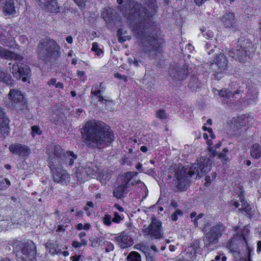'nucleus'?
<instances>
[{
    "mask_svg": "<svg viewBox=\"0 0 261 261\" xmlns=\"http://www.w3.org/2000/svg\"><path fill=\"white\" fill-rule=\"evenodd\" d=\"M149 9L135 1H127L123 14L136 24L135 36L139 42V48L150 59H154L161 53L162 40L152 26L151 18L155 14L156 0H150Z\"/></svg>",
    "mask_w": 261,
    "mask_h": 261,
    "instance_id": "obj_1",
    "label": "nucleus"
},
{
    "mask_svg": "<svg viewBox=\"0 0 261 261\" xmlns=\"http://www.w3.org/2000/svg\"><path fill=\"white\" fill-rule=\"evenodd\" d=\"M81 134L86 145L93 148H99L104 143H110L114 139L113 132L104 123L93 120L85 123Z\"/></svg>",
    "mask_w": 261,
    "mask_h": 261,
    "instance_id": "obj_2",
    "label": "nucleus"
},
{
    "mask_svg": "<svg viewBox=\"0 0 261 261\" xmlns=\"http://www.w3.org/2000/svg\"><path fill=\"white\" fill-rule=\"evenodd\" d=\"M9 244L13 247L17 261H35L36 246L31 241L26 243L16 240H11Z\"/></svg>",
    "mask_w": 261,
    "mask_h": 261,
    "instance_id": "obj_3",
    "label": "nucleus"
},
{
    "mask_svg": "<svg viewBox=\"0 0 261 261\" xmlns=\"http://www.w3.org/2000/svg\"><path fill=\"white\" fill-rule=\"evenodd\" d=\"M254 51L252 43L249 39L241 37L237 42L236 49L229 50L228 55L239 62H245Z\"/></svg>",
    "mask_w": 261,
    "mask_h": 261,
    "instance_id": "obj_4",
    "label": "nucleus"
},
{
    "mask_svg": "<svg viewBox=\"0 0 261 261\" xmlns=\"http://www.w3.org/2000/svg\"><path fill=\"white\" fill-rule=\"evenodd\" d=\"M39 57L42 60L51 61L60 56V47L54 40L46 38L41 40L37 47Z\"/></svg>",
    "mask_w": 261,
    "mask_h": 261,
    "instance_id": "obj_5",
    "label": "nucleus"
},
{
    "mask_svg": "<svg viewBox=\"0 0 261 261\" xmlns=\"http://www.w3.org/2000/svg\"><path fill=\"white\" fill-rule=\"evenodd\" d=\"M226 230L222 224H217L212 226L203 237V248L205 250L210 252L214 250V246L219 243V240Z\"/></svg>",
    "mask_w": 261,
    "mask_h": 261,
    "instance_id": "obj_6",
    "label": "nucleus"
},
{
    "mask_svg": "<svg viewBox=\"0 0 261 261\" xmlns=\"http://www.w3.org/2000/svg\"><path fill=\"white\" fill-rule=\"evenodd\" d=\"M211 165L212 161L208 158H200L190 167L188 172L189 177L195 175L196 178H200L211 170Z\"/></svg>",
    "mask_w": 261,
    "mask_h": 261,
    "instance_id": "obj_7",
    "label": "nucleus"
},
{
    "mask_svg": "<svg viewBox=\"0 0 261 261\" xmlns=\"http://www.w3.org/2000/svg\"><path fill=\"white\" fill-rule=\"evenodd\" d=\"M151 221L150 224L142 230L143 235L145 237L153 239H161L163 237V230L162 226V222L157 219L154 215L151 218ZM145 225L144 226V227Z\"/></svg>",
    "mask_w": 261,
    "mask_h": 261,
    "instance_id": "obj_8",
    "label": "nucleus"
},
{
    "mask_svg": "<svg viewBox=\"0 0 261 261\" xmlns=\"http://www.w3.org/2000/svg\"><path fill=\"white\" fill-rule=\"evenodd\" d=\"M65 159V154L63 150L60 146H54L53 149V153L49 154L48 166L50 171L60 170L63 160Z\"/></svg>",
    "mask_w": 261,
    "mask_h": 261,
    "instance_id": "obj_9",
    "label": "nucleus"
},
{
    "mask_svg": "<svg viewBox=\"0 0 261 261\" xmlns=\"http://www.w3.org/2000/svg\"><path fill=\"white\" fill-rule=\"evenodd\" d=\"M189 66L187 64H173L169 69V74L175 81H181L186 79L189 74Z\"/></svg>",
    "mask_w": 261,
    "mask_h": 261,
    "instance_id": "obj_10",
    "label": "nucleus"
},
{
    "mask_svg": "<svg viewBox=\"0 0 261 261\" xmlns=\"http://www.w3.org/2000/svg\"><path fill=\"white\" fill-rule=\"evenodd\" d=\"M82 169L83 171L81 172V169L76 168L74 172L77 178L82 180L90 176H99L101 174L99 168L92 162L87 163L84 168H81V169Z\"/></svg>",
    "mask_w": 261,
    "mask_h": 261,
    "instance_id": "obj_11",
    "label": "nucleus"
},
{
    "mask_svg": "<svg viewBox=\"0 0 261 261\" xmlns=\"http://www.w3.org/2000/svg\"><path fill=\"white\" fill-rule=\"evenodd\" d=\"M10 71L13 75V76L17 80L21 79L23 82L28 81V77L30 74L31 69L27 65H21L13 64L12 67H10Z\"/></svg>",
    "mask_w": 261,
    "mask_h": 261,
    "instance_id": "obj_12",
    "label": "nucleus"
},
{
    "mask_svg": "<svg viewBox=\"0 0 261 261\" xmlns=\"http://www.w3.org/2000/svg\"><path fill=\"white\" fill-rule=\"evenodd\" d=\"M228 60L223 53L217 54L211 63V68L216 72H221L227 69Z\"/></svg>",
    "mask_w": 261,
    "mask_h": 261,
    "instance_id": "obj_13",
    "label": "nucleus"
},
{
    "mask_svg": "<svg viewBox=\"0 0 261 261\" xmlns=\"http://www.w3.org/2000/svg\"><path fill=\"white\" fill-rule=\"evenodd\" d=\"M8 95L11 105L15 109H21L24 103V97L21 92L18 89H11Z\"/></svg>",
    "mask_w": 261,
    "mask_h": 261,
    "instance_id": "obj_14",
    "label": "nucleus"
},
{
    "mask_svg": "<svg viewBox=\"0 0 261 261\" xmlns=\"http://www.w3.org/2000/svg\"><path fill=\"white\" fill-rule=\"evenodd\" d=\"M53 177L55 181L60 182L63 185H67L70 181V175L66 170L63 169L56 170L51 171Z\"/></svg>",
    "mask_w": 261,
    "mask_h": 261,
    "instance_id": "obj_15",
    "label": "nucleus"
},
{
    "mask_svg": "<svg viewBox=\"0 0 261 261\" xmlns=\"http://www.w3.org/2000/svg\"><path fill=\"white\" fill-rule=\"evenodd\" d=\"M222 24L226 28H234L237 25V19L233 12H226L220 18Z\"/></svg>",
    "mask_w": 261,
    "mask_h": 261,
    "instance_id": "obj_16",
    "label": "nucleus"
},
{
    "mask_svg": "<svg viewBox=\"0 0 261 261\" xmlns=\"http://www.w3.org/2000/svg\"><path fill=\"white\" fill-rule=\"evenodd\" d=\"M36 1L39 6L48 11L59 12L60 7L57 0H36Z\"/></svg>",
    "mask_w": 261,
    "mask_h": 261,
    "instance_id": "obj_17",
    "label": "nucleus"
},
{
    "mask_svg": "<svg viewBox=\"0 0 261 261\" xmlns=\"http://www.w3.org/2000/svg\"><path fill=\"white\" fill-rule=\"evenodd\" d=\"M185 171L178 172L176 175V187L180 191H185L189 186V179L185 175Z\"/></svg>",
    "mask_w": 261,
    "mask_h": 261,
    "instance_id": "obj_18",
    "label": "nucleus"
},
{
    "mask_svg": "<svg viewBox=\"0 0 261 261\" xmlns=\"http://www.w3.org/2000/svg\"><path fill=\"white\" fill-rule=\"evenodd\" d=\"M15 0H0V9L8 14L15 13Z\"/></svg>",
    "mask_w": 261,
    "mask_h": 261,
    "instance_id": "obj_19",
    "label": "nucleus"
},
{
    "mask_svg": "<svg viewBox=\"0 0 261 261\" xmlns=\"http://www.w3.org/2000/svg\"><path fill=\"white\" fill-rule=\"evenodd\" d=\"M114 241L121 248H125L133 244L131 238L127 235L121 234L115 237Z\"/></svg>",
    "mask_w": 261,
    "mask_h": 261,
    "instance_id": "obj_20",
    "label": "nucleus"
},
{
    "mask_svg": "<svg viewBox=\"0 0 261 261\" xmlns=\"http://www.w3.org/2000/svg\"><path fill=\"white\" fill-rule=\"evenodd\" d=\"M9 119L5 115V113L2 107H0V135H4L8 133Z\"/></svg>",
    "mask_w": 261,
    "mask_h": 261,
    "instance_id": "obj_21",
    "label": "nucleus"
},
{
    "mask_svg": "<svg viewBox=\"0 0 261 261\" xmlns=\"http://www.w3.org/2000/svg\"><path fill=\"white\" fill-rule=\"evenodd\" d=\"M10 151L20 155H26L29 153V148L20 144H12L9 146Z\"/></svg>",
    "mask_w": 261,
    "mask_h": 261,
    "instance_id": "obj_22",
    "label": "nucleus"
},
{
    "mask_svg": "<svg viewBox=\"0 0 261 261\" xmlns=\"http://www.w3.org/2000/svg\"><path fill=\"white\" fill-rule=\"evenodd\" d=\"M243 92V90L242 89L241 87L236 91H232L228 89H224L219 91V95L221 97L225 98L226 99H230L233 98L234 95L237 94H240Z\"/></svg>",
    "mask_w": 261,
    "mask_h": 261,
    "instance_id": "obj_23",
    "label": "nucleus"
},
{
    "mask_svg": "<svg viewBox=\"0 0 261 261\" xmlns=\"http://www.w3.org/2000/svg\"><path fill=\"white\" fill-rule=\"evenodd\" d=\"M201 84L196 76H193L190 80L188 87L192 92H196L201 87Z\"/></svg>",
    "mask_w": 261,
    "mask_h": 261,
    "instance_id": "obj_24",
    "label": "nucleus"
},
{
    "mask_svg": "<svg viewBox=\"0 0 261 261\" xmlns=\"http://www.w3.org/2000/svg\"><path fill=\"white\" fill-rule=\"evenodd\" d=\"M241 207L239 208V211H242L245 212L249 218H251L253 215V210L250 206V204L243 199H241Z\"/></svg>",
    "mask_w": 261,
    "mask_h": 261,
    "instance_id": "obj_25",
    "label": "nucleus"
},
{
    "mask_svg": "<svg viewBox=\"0 0 261 261\" xmlns=\"http://www.w3.org/2000/svg\"><path fill=\"white\" fill-rule=\"evenodd\" d=\"M0 82H3L7 85L12 86L13 84V80L11 76L8 74L2 68L0 67Z\"/></svg>",
    "mask_w": 261,
    "mask_h": 261,
    "instance_id": "obj_26",
    "label": "nucleus"
},
{
    "mask_svg": "<svg viewBox=\"0 0 261 261\" xmlns=\"http://www.w3.org/2000/svg\"><path fill=\"white\" fill-rule=\"evenodd\" d=\"M127 188L122 184L118 186L113 191L114 196L118 199L121 198L124 193H127Z\"/></svg>",
    "mask_w": 261,
    "mask_h": 261,
    "instance_id": "obj_27",
    "label": "nucleus"
},
{
    "mask_svg": "<svg viewBox=\"0 0 261 261\" xmlns=\"http://www.w3.org/2000/svg\"><path fill=\"white\" fill-rule=\"evenodd\" d=\"M251 155L255 159H258L261 156V147L258 144H254L250 150Z\"/></svg>",
    "mask_w": 261,
    "mask_h": 261,
    "instance_id": "obj_28",
    "label": "nucleus"
},
{
    "mask_svg": "<svg viewBox=\"0 0 261 261\" xmlns=\"http://www.w3.org/2000/svg\"><path fill=\"white\" fill-rule=\"evenodd\" d=\"M77 158V155L70 151H67L66 155H65V158L66 160L67 164L69 166L73 165L74 160H76Z\"/></svg>",
    "mask_w": 261,
    "mask_h": 261,
    "instance_id": "obj_29",
    "label": "nucleus"
},
{
    "mask_svg": "<svg viewBox=\"0 0 261 261\" xmlns=\"http://www.w3.org/2000/svg\"><path fill=\"white\" fill-rule=\"evenodd\" d=\"M134 176V173L132 172H128L125 174L124 176L123 181L122 182V185H124L125 187L128 188L130 187L129 182L130 181L133 176Z\"/></svg>",
    "mask_w": 261,
    "mask_h": 261,
    "instance_id": "obj_30",
    "label": "nucleus"
},
{
    "mask_svg": "<svg viewBox=\"0 0 261 261\" xmlns=\"http://www.w3.org/2000/svg\"><path fill=\"white\" fill-rule=\"evenodd\" d=\"M11 185L10 180L3 176H0V190H5Z\"/></svg>",
    "mask_w": 261,
    "mask_h": 261,
    "instance_id": "obj_31",
    "label": "nucleus"
},
{
    "mask_svg": "<svg viewBox=\"0 0 261 261\" xmlns=\"http://www.w3.org/2000/svg\"><path fill=\"white\" fill-rule=\"evenodd\" d=\"M239 239L241 241H244V242H246V237L249 234V230L247 227H244L241 231H238L237 232Z\"/></svg>",
    "mask_w": 261,
    "mask_h": 261,
    "instance_id": "obj_32",
    "label": "nucleus"
},
{
    "mask_svg": "<svg viewBox=\"0 0 261 261\" xmlns=\"http://www.w3.org/2000/svg\"><path fill=\"white\" fill-rule=\"evenodd\" d=\"M127 261H141V256L136 251L131 252L127 257Z\"/></svg>",
    "mask_w": 261,
    "mask_h": 261,
    "instance_id": "obj_33",
    "label": "nucleus"
},
{
    "mask_svg": "<svg viewBox=\"0 0 261 261\" xmlns=\"http://www.w3.org/2000/svg\"><path fill=\"white\" fill-rule=\"evenodd\" d=\"M106 90L105 87H101L100 88H98V84H94L92 86L91 90V95H98L101 94Z\"/></svg>",
    "mask_w": 261,
    "mask_h": 261,
    "instance_id": "obj_34",
    "label": "nucleus"
},
{
    "mask_svg": "<svg viewBox=\"0 0 261 261\" xmlns=\"http://www.w3.org/2000/svg\"><path fill=\"white\" fill-rule=\"evenodd\" d=\"M46 247L48 248L49 252L54 255L55 254L57 249H58V246L57 244L47 243Z\"/></svg>",
    "mask_w": 261,
    "mask_h": 261,
    "instance_id": "obj_35",
    "label": "nucleus"
},
{
    "mask_svg": "<svg viewBox=\"0 0 261 261\" xmlns=\"http://www.w3.org/2000/svg\"><path fill=\"white\" fill-rule=\"evenodd\" d=\"M228 149L224 148L221 152L218 154L219 159H221L222 162L227 161L228 160V158L227 155V152H228Z\"/></svg>",
    "mask_w": 261,
    "mask_h": 261,
    "instance_id": "obj_36",
    "label": "nucleus"
},
{
    "mask_svg": "<svg viewBox=\"0 0 261 261\" xmlns=\"http://www.w3.org/2000/svg\"><path fill=\"white\" fill-rule=\"evenodd\" d=\"M9 59H13L16 61L20 62L22 61L23 60V57L17 54H15L12 51H10L9 56Z\"/></svg>",
    "mask_w": 261,
    "mask_h": 261,
    "instance_id": "obj_37",
    "label": "nucleus"
},
{
    "mask_svg": "<svg viewBox=\"0 0 261 261\" xmlns=\"http://www.w3.org/2000/svg\"><path fill=\"white\" fill-rule=\"evenodd\" d=\"M10 53V51L0 46V57L6 59H9Z\"/></svg>",
    "mask_w": 261,
    "mask_h": 261,
    "instance_id": "obj_38",
    "label": "nucleus"
},
{
    "mask_svg": "<svg viewBox=\"0 0 261 261\" xmlns=\"http://www.w3.org/2000/svg\"><path fill=\"white\" fill-rule=\"evenodd\" d=\"M202 33L203 36L205 37L206 39H211L214 37V33L210 30H202Z\"/></svg>",
    "mask_w": 261,
    "mask_h": 261,
    "instance_id": "obj_39",
    "label": "nucleus"
},
{
    "mask_svg": "<svg viewBox=\"0 0 261 261\" xmlns=\"http://www.w3.org/2000/svg\"><path fill=\"white\" fill-rule=\"evenodd\" d=\"M112 217L109 214H106L103 217V222L107 226L111 225L112 223Z\"/></svg>",
    "mask_w": 261,
    "mask_h": 261,
    "instance_id": "obj_40",
    "label": "nucleus"
},
{
    "mask_svg": "<svg viewBox=\"0 0 261 261\" xmlns=\"http://www.w3.org/2000/svg\"><path fill=\"white\" fill-rule=\"evenodd\" d=\"M92 50L95 52L98 56L102 54V50L98 48V45L96 42L92 43Z\"/></svg>",
    "mask_w": 261,
    "mask_h": 261,
    "instance_id": "obj_41",
    "label": "nucleus"
},
{
    "mask_svg": "<svg viewBox=\"0 0 261 261\" xmlns=\"http://www.w3.org/2000/svg\"><path fill=\"white\" fill-rule=\"evenodd\" d=\"M182 212L181 210H177L171 215V219L173 221H176L178 219V216H182Z\"/></svg>",
    "mask_w": 261,
    "mask_h": 261,
    "instance_id": "obj_42",
    "label": "nucleus"
},
{
    "mask_svg": "<svg viewBox=\"0 0 261 261\" xmlns=\"http://www.w3.org/2000/svg\"><path fill=\"white\" fill-rule=\"evenodd\" d=\"M41 131L40 127L37 125H34L32 126V136L34 137L36 135H40Z\"/></svg>",
    "mask_w": 261,
    "mask_h": 261,
    "instance_id": "obj_43",
    "label": "nucleus"
},
{
    "mask_svg": "<svg viewBox=\"0 0 261 261\" xmlns=\"http://www.w3.org/2000/svg\"><path fill=\"white\" fill-rule=\"evenodd\" d=\"M157 117L161 119H165L167 118V116L165 111L163 110H160L156 112Z\"/></svg>",
    "mask_w": 261,
    "mask_h": 261,
    "instance_id": "obj_44",
    "label": "nucleus"
},
{
    "mask_svg": "<svg viewBox=\"0 0 261 261\" xmlns=\"http://www.w3.org/2000/svg\"><path fill=\"white\" fill-rule=\"evenodd\" d=\"M122 219V217L119 215L117 212H115L114 214V218H112V221L114 223H119Z\"/></svg>",
    "mask_w": 261,
    "mask_h": 261,
    "instance_id": "obj_45",
    "label": "nucleus"
},
{
    "mask_svg": "<svg viewBox=\"0 0 261 261\" xmlns=\"http://www.w3.org/2000/svg\"><path fill=\"white\" fill-rule=\"evenodd\" d=\"M81 8H85L87 0H72Z\"/></svg>",
    "mask_w": 261,
    "mask_h": 261,
    "instance_id": "obj_46",
    "label": "nucleus"
},
{
    "mask_svg": "<svg viewBox=\"0 0 261 261\" xmlns=\"http://www.w3.org/2000/svg\"><path fill=\"white\" fill-rule=\"evenodd\" d=\"M89 240L91 242V246L93 247H97L99 246V241L97 238H91Z\"/></svg>",
    "mask_w": 261,
    "mask_h": 261,
    "instance_id": "obj_47",
    "label": "nucleus"
},
{
    "mask_svg": "<svg viewBox=\"0 0 261 261\" xmlns=\"http://www.w3.org/2000/svg\"><path fill=\"white\" fill-rule=\"evenodd\" d=\"M243 199L244 200H245V198L243 195L239 196V199L237 201H234L233 203V205H234L237 208H241V199Z\"/></svg>",
    "mask_w": 261,
    "mask_h": 261,
    "instance_id": "obj_48",
    "label": "nucleus"
},
{
    "mask_svg": "<svg viewBox=\"0 0 261 261\" xmlns=\"http://www.w3.org/2000/svg\"><path fill=\"white\" fill-rule=\"evenodd\" d=\"M9 35H6L5 30L4 29H0V42L6 40Z\"/></svg>",
    "mask_w": 261,
    "mask_h": 261,
    "instance_id": "obj_49",
    "label": "nucleus"
},
{
    "mask_svg": "<svg viewBox=\"0 0 261 261\" xmlns=\"http://www.w3.org/2000/svg\"><path fill=\"white\" fill-rule=\"evenodd\" d=\"M259 171L257 169H254L251 172V176L252 178H256L259 177Z\"/></svg>",
    "mask_w": 261,
    "mask_h": 261,
    "instance_id": "obj_50",
    "label": "nucleus"
},
{
    "mask_svg": "<svg viewBox=\"0 0 261 261\" xmlns=\"http://www.w3.org/2000/svg\"><path fill=\"white\" fill-rule=\"evenodd\" d=\"M93 96H96L98 98V100H97V101H100V102H105V103H106V102H108V100H107V99H106L101 95V94H98V95H91V97L92 98L93 97Z\"/></svg>",
    "mask_w": 261,
    "mask_h": 261,
    "instance_id": "obj_51",
    "label": "nucleus"
},
{
    "mask_svg": "<svg viewBox=\"0 0 261 261\" xmlns=\"http://www.w3.org/2000/svg\"><path fill=\"white\" fill-rule=\"evenodd\" d=\"M129 62L130 64H133L135 67H139L140 66V64H142L140 61H138L135 58H134L133 60L129 59Z\"/></svg>",
    "mask_w": 261,
    "mask_h": 261,
    "instance_id": "obj_52",
    "label": "nucleus"
},
{
    "mask_svg": "<svg viewBox=\"0 0 261 261\" xmlns=\"http://www.w3.org/2000/svg\"><path fill=\"white\" fill-rule=\"evenodd\" d=\"M114 248V245L112 243L110 242H108L107 244V247L106 248V251L107 252H109L113 250Z\"/></svg>",
    "mask_w": 261,
    "mask_h": 261,
    "instance_id": "obj_53",
    "label": "nucleus"
},
{
    "mask_svg": "<svg viewBox=\"0 0 261 261\" xmlns=\"http://www.w3.org/2000/svg\"><path fill=\"white\" fill-rule=\"evenodd\" d=\"M129 185H130V187H133L134 186V185H140V186L141 187H142V186L143 187H144L145 185L144 184H143V182H142L141 180H137V181H132L130 183H129Z\"/></svg>",
    "mask_w": 261,
    "mask_h": 261,
    "instance_id": "obj_54",
    "label": "nucleus"
},
{
    "mask_svg": "<svg viewBox=\"0 0 261 261\" xmlns=\"http://www.w3.org/2000/svg\"><path fill=\"white\" fill-rule=\"evenodd\" d=\"M232 241H230L226 244V247L230 250L231 252H236V249L232 246Z\"/></svg>",
    "mask_w": 261,
    "mask_h": 261,
    "instance_id": "obj_55",
    "label": "nucleus"
},
{
    "mask_svg": "<svg viewBox=\"0 0 261 261\" xmlns=\"http://www.w3.org/2000/svg\"><path fill=\"white\" fill-rule=\"evenodd\" d=\"M114 76L116 78H118V79H122L124 81H126V80H127V77L125 75H122L120 74L119 73H115Z\"/></svg>",
    "mask_w": 261,
    "mask_h": 261,
    "instance_id": "obj_56",
    "label": "nucleus"
},
{
    "mask_svg": "<svg viewBox=\"0 0 261 261\" xmlns=\"http://www.w3.org/2000/svg\"><path fill=\"white\" fill-rule=\"evenodd\" d=\"M5 30V34H6V35H9V37H7V38H8L10 37H12L13 36V35L12 34V33L14 31V29L12 27L10 28L7 31H6V30Z\"/></svg>",
    "mask_w": 261,
    "mask_h": 261,
    "instance_id": "obj_57",
    "label": "nucleus"
},
{
    "mask_svg": "<svg viewBox=\"0 0 261 261\" xmlns=\"http://www.w3.org/2000/svg\"><path fill=\"white\" fill-rule=\"evenodd\" d=\"M208 150L211 153L212 156L215 157V156L217 155V151L215 149H214L212 147L209 146L208 148Z\"/></svg>",
    "mask_w": 261,
    "mask_h": 261,
    "instance_id": "obj_58",
    "label": "nucleus"
},
{
    "mask_svg": "<svg viewBox=\"0 0 261 261\" xmlns=\"http://www.w3.org/2000/svg\"><path fill=\"white\" fill-rule=\"evenodd\" d=\"M72 246L74 248H80L82 247V245L80 243V242H78L77 241H73L72 242Z\"/></svg>",
    "mask_w": 261,
    "mask_h": 261,
    "instance_id": "obj_59",
    "label": "nucleus"
},
{
    "mask_svg": "<svg viewBox=\"0 0 261 261\" xmlns=\"http://www.w3.org/2000/svg\"><path fill=\"white\" fill-rule=\"evenodd\" d=\"M7 222L5 221H0V231L6 229Z\"/></svg>",
    "mask_w": 261,
    "mask_h": 261,
    "instance_id": "obj_60",
    "label": "nucleus"
},
{
    "mask_svg": "<svg viewBox=\"0 0 261 261\" xmlns=\"http://www.w3.org/2000/svg\"><path fill=\"white\" fill-rule=\"evenodd\" d=\"M212 180V179H211V177L210 176H208V175L205 176V182L204 183V185L205 186H209Z\"/></svg>",
    "mask_w": 261,
    "mask_h": 261,
    "instance_id": "obj_61",
    "label": "nucleus"
},
{
    "mask_svg": "<svg viewBox=\"0 0 261 261\" xmlns=\"http://www.w3.org/2000/svg\"><path fill=\"white\" fill-rule=\"evenodd\" d=\"M107 11H105L103 12H102L101 14V17L106 21H110V19L109 18H108L107 16Z\"/></svg>",
    "mask_w": 261,
    "mask_h": 261,
    "instance_id": "obj_62",
    "label": "nucleus"
},
{
    "mask_svg": "<svg viewBox=\"0 0 261 261\" xmlns=\"http://www.w3.org/2000/svg\"><path fill=\"white\" fill-rule=\"evenodd\" d=\"M57 80L55 78H52L49 81L47 82V84L48 85H54L55 86L56 84Z\"/></svg>",
    "mask_w": 261,
    "mask_h": 261,
    "instance_id": "obj_63",
    "label": "nucleus"
},
{
    "mask_svg": "<svg viewBox=\"0 0 261 261\" xmlns=\"http://www.w3.org/2000/svg\"><path fill=\"white\" fill-rule=\"evenodd\" d=\"M207 132L210 133V136L212 139H214L215 138V135L213 133L212 128L208 127Z\"/></svg>",
    "mask_w": 261,
    "mask_h": 261,
    "instance_id": "obj_64",
    "label": "nucleus"
}]
</instances>
